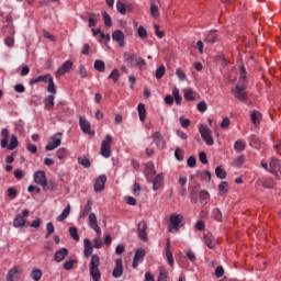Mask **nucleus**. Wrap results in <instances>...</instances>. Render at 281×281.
Segmentation results:
<instances>
[{
	"label": "nucleus",
	"mask_w": 281,
	"mask_h": 281,
	"mask_svg": "<svg viewBox=\"0 0 281 281\" xmlns=\"http://www.w3.org/2000/svg\"><path fill=\"white\" fill-rule=\"evenodd\" d=\"M56 156L58 159H65V157H67V150L65 148H60L57 150Z\"/></svg>",
	"instance_id": "nucleus-58"
},
{
	"label": "nucleus",
	"mask_w": 281,
	"mask_h": 281,
	"mask_svg": "<svg viewBox=\"0 0 281 281\" xmlns=\"http://www.w3.org/2000/svg\"><path fill=\"white\" fill-rule=\"evenodd\" d=\"M172 98L176 101V104H181L183 98L181 97V94L179 93L178 88H173L172 89Z\"/></svg>",
	"instance_id": "nucleus-35"
},
{
	"label": "nucleus",
	"mask_w": 281,
	"mask_h": 281,
	"mask_svg": "<svg viewBox=\"0 0 281 281\" xmlns=\"http://www.w3.org/2000/svg\"><path fill=\"white\" fill-rule=\"evenodd\" d=\"M198 111H200V113H205V111H207V103H205V101L199 102Z\"/></svg>",
	"instance_id": "nucleus-54"
},
{
	"label": "nucleus",
	"mask_w": 281,
	"mask_h": 281,
	"mask_svg": "<svg viewBox=\"0 0 281 281\" xmlns=\"http://www.w3.org/2000/svg\"><path fill=\"white\" fill-rule=\"evenodd\" d=\"M151 139L155 142L157 148H164V135H161L160 132H155L151 135Z\"/></svg>",
	"instance_id": "nucleus-20"
},
{
	"label": "nucleus",
	"mask_w": 281,
	"mask_h": 281,
	"mask_svg": "<svg viewBox=\"0 0 281 281\" xmlns=\"http://www.w3.org/2000/svg\"><path fill=\"white\" fill-rule=\"evenodd\" d=\"M155 175H157V171H155V162H147L145 165V177L147 181H153V177H155Z\"/></svg>",
	"instance_id": "nucleus-10"
},
{
	"label": "nucleus",
	"mask_w": 281,
	"mask_h": 281,
	"mask_svg": "<svg viewBox=\"0 0 281 281\" xmlns=\"http://www.w3.org/2000/svg\"><path fill=\"white\" fill-rule=\"evenodd\" d=\"M247 147V144L243 140H236L234 144V150H237L238 153H241V150H245Z\"/></svg>",
	"instance_id": "nucleus-37"
},
{
	"label": "nucleus",
	"mask_w": 281,
	"mask_h": 281,
	"mask_svg": "<svg viewBox=\"0 0 281 281\" xmlns=\"http://www.w3.org/2000/svg\"><path fill=\"white\" fill-rule=\"evenodd\" d=\"M89 223H90L91 229H94L98 236H100V234H102V229L98 225V217L95 216V213L89 214Z\"/></svg>",
	"instance_id": "nucleus-12"
},
{
	"label": "nucleus",
	"mask_w": 281,
	"mask_h": 281,
	"mask_svg": "<svg viewBox=\"0 0 281 281\" xmlns=\"http://www.w3.org/2000/svg\"><path fill=\"white\" fill-rule=\"evenodd\" d=\"M16 146H19V138L16 137V135H11V140L8 146V149L14 150V148H16Z\"/></svg>",
	"instance_id": "nucleus-38"
},
{
	"label": "nucleus",
	"mask_w": 281,
	"mask_h": 281,
	"mask_svg": "<svg viewBox=\"0 0 281 281\" xmlns=\"http://www.w3.org/2000/svg\"><path fill=\"white\" fill-rule=\"evenodd\" d=\"M91 212V200H88L83 211L82 216H87Z\"/></svg>",
	"instance_id": "nucleus-59"
},
{
	"label": "nucleus",
	"mask_w": 281,
	"mask_h": 281,
	"mask_svg": "<svg viewBox=\"0 0 281 281\" xmlns=\"http://www.w3.org/2000/svg\"><path fill=\"white\" fill-rule=\"evenodd\" d=\"M199 159L201 164H204V165L207 164V154H205V151H201L199 154Z\"/></svg>",
	"instance_id": "nucleus-64"
},
{
	"label": "nucleus",
	"mask_w": 281,
	"mask_h": 281,
	"mask_svg": "<svg viewBox=\"0 0 281 281\" xmlns=\"http://www.w3.org/2000/svg\"><path fill=\"white\" fill-rule=\"evenodd\" d=\"M249 144H250V146H252V148H254V147L258 146V144H260V139L258 138L257 135H251V136L249 137Z\"/></svg>",
	"instance_id": "nucleus-52"
},
{
	"label": "nucleus",
	"mask_w": 281,
	"mask_h": 281,
	"mask_svg": "<svg viewBox=\"0 0 281 281\" xmlns=\"http://www.w3.org/2000/svg\"><path fill=\"white\" fill-rule=\"evenodd\" d=\"M123 58L127 67H130L131 69H133V67H137V57L135 55L124 53Z\"/></svg>",
	"instance_id": "nucleus-15"
},
{
	"label": "nucleus",
	"mask_w": 281,
	"mask_h": 281,
	"mask_svg": "<svg viewBox=\"0 0 281 281\" xmlns=\"http://www.w3.org/2000/svg\"><path fill=\"white\" fill-rule=\"evenodd\" d=\"M47 82H48V86H47L48 93L56 94V85L54 83V78L50 77Z\"/></svg>",
	"instance_id": "nucleus-44"
},
{
	"label": "nucleus",
	"mask_w": 281,
	"mask_h": 281,
	"mask_svg": "<svg viewBox=\"0 0 281 281\" xmlns=\"http://www.w3.org/2000/svg\"><path fill=\"white\" fill-rule=\"evenodd\" d=\"M60 133H57L55 135H53L49 139H48V144L45 146V150H56V148H58V146H60L63 138L60 137Z\"/></svg>",
	"instance_id": "nucleus-6"
},
{
	"label": "nucleus",
	"mask_w": 281,
	"mask_h": 281,
	"mask_svg": "<svg viewBox=\"0 0 281 281\" xmlns=\"http://www.w3.org/2000/svg\"><path fill=\"white\" fill-rule=\"evenodd\" d=\"M19 273V267H13L9 270L7 274V281H14V277Z\"/></svg>",
	"instance_id": "nucleus-31"
},
{
	"label": "nucleus",
	"mask_w": 281,
	"mask_h": 281,
	"mask_svg": "<svg viewBox=\"0 0 281 281\" xmlns=\"http://www.w3.org/2000/svg\"><path fill=\"white\" fill-rule=\"evenodd\" d=\"M137 34H138L139 38L148 37V32L146 31V29H144V26L138 27Z\"/></svg>",
	"instance_id": "nucleus-53"
},
{
	"label": "nucleus",
	"mask_w": 281,
	"mask_h": 281,
	"mask_svg": "<svg viewBox=\"0 0 281 281\" xmlns=\"http://www.w3.org/2000/svg\"><path fill=\"white\" fill-rule=\"evenodd\" d=\"M137 111L140 122H144L146 120V105L144 103H139L137 105Z\"/></svg>",
	"instance_id": "nucleus-27"
},
{
	"label": "nucleus",
	"mask_w": 281,
	"mask_h": 281,
	"mask_svg": "<svg viewBox=\"0 0 281 281\" xmlns=\"http://www.w3.org/2000/svg\"><path fill=\"white\" fill-rule=\"evenodd\" d=\"M79 166H83L85 168H91V160L87 157H79L78 158Z\"/></svg>",
	"instance_id": "nucleus-39"
},
{
	"label": "nucleus",
	"mask_w": 281,
	"mask_h": 281,
	"mask_svg": "<svg viewBox=\"0 0 281 281\" xmlns=\"http://www.w3.org/2000/svg\"><path fill=\"white\" fill-rule=\"evenodd\" d=\"M166 258L169 267H175V258L172 257V250L170 249V241H167Z\"/></svg>",
	"instance_id": "nucleus-23"
},
{
	"label": "nucleus",
	"mask_w": 281,
	"mask_h": 281,
	"mask_svg": "<svg viewBox=\"0 0 281 281\" xmlns=\"http://www.w3.org/2000/svg\"><path fill=\"white\" fill-rule=\"evenodd\" d=\"M146 229H148V225H146V222H139L137 227V234L140 240H143L144 243L148 240V234L146 233Z\"/></svg>",
	"instance_id": "nucleus-9"
},
{
	"label": "nucleus",
	"mask_w": 281,
	"mask_h": 281,
	"mask_svg": "<svg viewBox=\"0 0 281 281\" xmlns=\"http://www.w3.org/2000/svg\"><path fill=\"white\" fill-rule=\"evenodd\" d=\"M108 78L113 80L114 82H117V80H120V70L113 69Z\"/></svg>",
	"instance_id": "nucleus-46"
},
{
	"label": "nucleus",
	"mask_w": 281,
	"mask_h": 281,
	"mask_svg": "<svg viewBox=\"0 0 281 281\" xmlns=\"http://www.w3.org/2000/svg\"><path fill=\"white\" fill-rule=\"evenodd\" d=\"M232 93L236 100H239V102H247V92L245 91V87L237 85L232 89Z\"/></svg>",
	"instance_id": "nucleus-7"
},
{
	"label": "nucleus",
	"mask_w": 281,
	"mask_h": 281,
	"mask_svg": "<svg viewBox=\"0 0 281 281\" xmlns=\"http://www.w3.org/2000/svg\"><path fill=\"white\" fill-rule=\"evenodd\" d=\"M71 212V205H67L66 209L61 212V214L57 217V221L63 222L67 216H69V213Z\"/></svg>",
	"instance_id": "nucleus-34"
},
{
	"label": "nucleus",
	"mask_w": 281,
	"mask_h": 281,
	"mask_svg": "<svg viewBox=\"0 0 281 281\" xmlns=\"http://www.w3.org/2000/svg\"><path fill=\"white\" fill-rule=\"evenodd\" d=\"M218 190H220V194H227V192H229V184L226 181H222L218 184Z\"/></svg>",
	"instance_id": "nucleus-32"
},
{
	"label": "nucleus",
	"mask_w": 281,
	"mask_h": 281,
	"mask_svg": "<svg viewBox=\"0 0 281 281\" xmlns=\"http://www.w3.org/2000/svg\"><path fill=\"white\" fill-rule=\"evenodd\" d=\"M245 164V156L240 155L235 159V166L237 168H240V166H243Z\"/></svg>",
	"instance_id": "nucleus-56"
},
{
	"label": "nucleus",
	"mask_w": 281,
	"mask_h": 281,
	"mask_svg": "<svg viewBox=\"0 0 281 281\" xmlns=\"http://www.w3.org/2000/svg\"><path fill=\"white\" fill-rule=\"evenodd\" d=\"M146 256V250L144 249H138L133 258V263L132 267L133 269H137V267H139V262H142V260H144V257Z\"/></svg>",
	"instance_id": "nucleus-11"
},
{
	"label": "nucleus",
	"mask_w": 281,
	"mask_h": 281,
	"mask_svg": "<svg viewBox=\"0 0 281 281\" xmlns=\"http://www.w3.org/2000/svg\"><path fill=\"white\" fill-rule=\"evenodd\" d=\"M269 172H271V175H274L276 179H280V175H281V160L272 157L270 159L269 162Z\"/></svg>",
	"instance_id": "nucleus-5"
},
{
	"label": "nucleus",
	"mask_w": 281,
	"mask_h": 281,
	"mask_svg": "<svg viewBox=\"0 0 281 281\" xmlns=\"http://www.w3.org/2000/svg\"><path fill=\"white\" fill-rule=\"evenodd\" d=\"M168 278V271H166V268L160 267V274L158 277V281H166Z\"/></svg>",
	"instance_id": "nucleus-51"
},
{
	"label": "nucleus",
	"mask_w": 281,
	"mask_h": 281,
	"mask_svg": "<svg viewBox=\"0 0 281 281\" xmlns=\"http://www.w3.org/2000/svg\"><path fill=\"white\" fill-rule=\"evenodd\" d=\"M79 76H81V78H87L88 76L87 68L83 65L79 66Z\"/></svg>",
	"instance_id": "nucleus-63"
},
{
	"label": "nucleus",
	"mask_w": 281,
	"mask_h": 281,
	"mask_svg": "<svg viewBox=\"0 0 281 281\" xmlns=\"http://www.w3.org/2000/svg\"><path fill=\"white\" fill-rule=\"evenodd\" d=\"M112 40L115 41L120 47H124V32L116 30L112 34Z\"/></svg>",
	"instance_id": "nucleus-18"
},
{
	"label": "nucleus",
	"mask_w": 281,
	"mask_h": 281,
	"mask_svg": "<svg viewBox=\"0 0 281 281\" xmlns=\"http://www.w3.org/2000/svg\"><path fill=\"white\" fill-rule=\"evenodd\" d=\"M83 245H85V256H86V258H90L91 256H93V245L91 244V240L86 238L83 240Z\"/></svg>",
	"instance_id": "nucleus-22"
},
{
	"label": "nucleus",
	"mask_w": 281,
	"mask_h": 281,
	"mask_svg": "<svg viewBox=\"0 0 281 281\" xmlns=\"http://www.w3.org/2000/svg\"><path fill=\"white\" fill-rule=\"evenodd\" d=\"M4 44L7 45V47H14V37L13 36H8L4 40Z\"/></svg>",
	"instance_id": "nucleus-61"
},
{
	"label": "nucleus",
	"mask_w": 281,
	"mask_h": 281,
	"mask_svg": "<svg viewBox=\"0 0 281 281\" xmlns=\"http://www.w3.org/2000/svg\"><path fill=\"white\" fill-rule=\"evenodd\" d=\"M215 175L218 179H225L227 177V173L221 167L215 168Z\"/></svg>",
	"instance_id": "nucleus-48"
},
{
	"label": "nucleus",
	"mask_w": 281,
	"mask_h": 281,
	"mask_svg": "<svg viewBox=\"0 0 281 281\" xmlns=\"http://www.w3.org/2000/svg\"><path fill=\"white\" fill-rule=\"evenodd\" d=\"M200 201H207L210 199V193L205 190L200 191L199 193Z\"/></svg>",
	"instance_id": "nucleus-55"
},
{
	"label": "nucleus",
	"mask_w": 281,
	"mask_h": 281,
	"mask_svg": "<svg viewBox=\"0 0 281 281\" xmlns=\"http://www.w3.org/2000/svg\"><path fill=\"white\" fill-rule=\"evenodd\" d=\"M180 123L182 128H188L191 124L190 119H183V116L180 117Z\"/></svg>",
	"instance_id": "nucleus-60"
},
{
	"label": "nucleus",
	"mask_w": 281,
	"mask_h": 281,
	"mask_svg": "<svg viewBox=\"0 0 281 281\" xmlns=\"http://www.w3.org/2000/svg\"><path fill=\"white\" fill-rule=\"evenodd\" d=\"M69 69H71V60H67L58 68L56 72L57 78H60V76H65L67 71H69Z\"/></svg>",
	"instance_id": "nucleus-19"
},
{
	"label": "nucleus",
	"mask_w": 281,
	"mask_h": 281,
	"mask_svg": "<svg viewBox=\"0 0 281 281\" xmlns=\"http://www.w3.org/2000/svg\"><path fill=\"white\" fill-rule=\"evenodd\" d=\"M252 124H260V113L258 111H254L250 115Z\"/></svg>",
	"instance_id": "nucleus-47"
},
{
	"label": "nucleus",
	"mask_w": 281,
	"mask_h": 281,
	"mask_svg": "<svg viewBox=\"0 0 281 281\" xmlns=\"http://www.w3.org/2000/svg\"><path fill=\"white\" fill-rule=\"evenodd\" d=\"M225 273V269H223V266H218L215 269V276L216 278H223V274Z\"/></svg>",
	"instance_id": "nucleus-62"
},
{
	"label": "nucleus",
	"mask_w": 281,
	"mask_h": 281,
	"mask_svg": "<svg viewBox=\"0 0 281 281\" xmlns=\"http://www.w3.org/2000/svg\"><path fill=\"white\" fill-rule=\"evenodd\" d=\"M184 100H187L188 102H194V100H196L194 90L192 89L184 90Z\"/></svg>",
	"instance_id": "nucleus-28"
},
{
	"label": "nucleus",
	"mask_w": 281,
	"mask_h": 281,
	"mask_svg": "<svg viewBox=\"0 0 281 281\" xmlns=\"http://www.w3.org/2000/svg\"><path fill=\"white\" fill-rule=\"evenodd\" d=\"M102 18H103L105 27H111L113 25V21L111 20V15H109V13L102 12Z\"/></svg>",
	"instance_id": "nucleus-42"
},
{
	"label": "nucleus",
	"mask_w": 281,
	"mask_h": 281,
	"mask_svg": "<svg viewBox=\"0 0 281 281\" xmlns=\"http://www.w3.org/2000/svg\"><path fill=\"white\" fill-rule=\"evenodd\" d=\"M204 43H218V35L216 34V31H210L204 38Z\"/></svg>",
	"instance_id": "nucleus-24"
},
{
	"label": "nucleus",
	"mask_w": 281,
	"mask_h": 281,
	"mask_svg": "<svg viewBox=\"0 0 281 281\" xmlns=\"http://www.w3.org/2000/svg\"><path fill=\"white\" fill-rule=\"evenodd\" d=\"M54 94H49L46 99H44V105L48 111H52L54 109Z\"/></svg>",
	"instance_id": "nucleus-29"
},
{
	"label": "nucleus",
	"mask_w": 281,
	"mask_h": 281,
	"mask_svg": "<svg viewBox=\"0 0 281 281\" xmlns=\"http://www.w3.org/2000/svg\"><path fill=\"white\" fill-rule=\"evenodd\" d=\"M116 10L120 12V14H126V4L123 2L117 1L116 2Z\"/></svg>",
	"instance_id": "nucleus-49"
},
{
	"label": "nucleus",
	"mask_w": 281,
	"mask_h": 281,
	"mask_svg": "<svg viewBox=\"0 0 281 281\" xmlns=\"http://www.w3.org/2000/svg\"><path fill=\"white\" fill-rule=\"evenodd\" d=\"M150 14L154 19H157L159 16V7L155 2H151L150 4Z\"/></svg>",
	"instance_id": "nucleus-43"
},
{
	"label": "nucleus",
	"mask_w": 281,
	"mask_h": 281,
	"mask_svg": "<svg viewBox=\"0 0 281 281\" xmlns=\"http://www.w3.org/2000/svg\"><path fill=\"white\" fill-rule=\"evenodd\" d=\"M89 269H90V276L92 280L100 281V278H102V273H100V256L98 255L91 256Z\"/></svg>",
	"instance_id": "nucleus-1"
},
{
	"label": "nucleus",
	"mask_w": 281,
	"mask_h": 281,
	"mask_svg": "<svg viewBox=\"0 0 281 281\" xmlns=\"http://www.w3.org/2000/svg\"><path fill=\"white\" fill-rule=\"evenodd\" d=\"M34 181L37 186H45L47 183V176L45 171L38 170L34 173Z\"/></svg>",
	"instance_id": "nucleus-13"
},
{
	"label": "nucleus",
	"mask_w": 281,
	"mask_h": 281,
	"mask_svg": "<svg viewBox=\"0 0 281 281\" xmlns=\"http://www.w3.org/2000/svg\"><path fill=\"white\" fill-rule=\"evenodd\" d=\"M26 223L25 217L22 215H16L13 220V227H25Z\"/></svg>",
	"instance_id": "nucleus-26"
},
{
	"label": "nucleus",
	"mask_w": 281,
	"mask_h": 281,
	"mask_svg": "<svg viewBox=\"0 0 281 281\" xmlns=\"http://www.w3.org/2000/svg\"><path fill=\"white\" fill-rule=\"evenodd\" d=\"M43 190H56V182L54 180H46L45 184H42Z\"/></svg>",
	"instance_id": "nucleus-41"
},
{
	"label": "nucleus",
	"mask_w": 281,
	"mask_h": 281,
	"mask_svg": "<svg viewBox=\"0 0 281 281\" xmlns=\"http://www.w3.org/2000/svg\"><path fill=\"white\" fill-rule=\"evenodd\" d=\"M176 75L179 78V80H181V82H183L184 80H188V76H186V72H183L181 68H178L176 70Z\"/></svg>",
	"instance_id": "nucleus-50"
},
{
	"label": "nucleus",
	"mask_w": 281,
	"mask_h": 281,
	"mask_svg": "<svg viewBox=\"0 0 281 281\" xmlns=\"http://www.w3.org/2000/svg\"><path fill=\"white\" fill-rule=\"evenodd\" d=\"M69 256V249L67 248H60L57 250L54 255V260L55 262H63L65 260V257Z\"/></svg>",
	"instance_id": "nucleus-16"
},
{
	"label": "nucleus",
	"mask_w": 281,
	"mask_h": 281,
	"mask_svg": "<svg viewBox=\"0 0 281 281\" xmlns=\"http://www.w3.org/2000/svg\"><path fill=\"white\" fill-rule=\"evenodd\" d=\"M105 64H104V61L103 60H100V59H97L95 61H94V69L97 70V71H104V69H105Z\"/></svg>",
	"instance_id": "nucleus-45"
},
{
	"label": "nucleus",
	"mask_w": 281,
	"mask_h": 281,
	"mask_svg": "<svg viewBox=\"0 0 281 281\" xmlns=\"http://www.w3.org/2000/svg\"><path fill=\"white\" fill-rule=\"evenodd\" d=\"M79 126L86 135H90L91 137L95 135V131L91 130V123L82 116L79 117Z\"/></svg>",
	"instance_id": "nucleus-8"
},
{
	"label": "nucleus",
	"mask_w": 281,
	"mask_h": 281,
	"mask_svg": "<svg viewBox=\"0 0 281 281\" xmlns=\"http://www.w3.org/2000/svg\"><path fill=\"white\" fill-rule=\"evenodd\" d=\"M261 186H263V188L271 189L273 186H276V183L271 178H262Z\"/></svg>",
	"instance_id": "nucleus-36"
},
{
	"label": "nucleus",
	"mask_w": 281,
	"mask_h": 281,
	"mask_svg": "<svg viewBox=\"0 0 281 281\" xmlns=\"http://www.w3.org/2000/svg\"><path fill=\"white\" fill-rule=\"evenodd\" d=\"M211 216L214 221H218L220 223L223 221V212H221V209H213Z\"/></svg>",
	"instance_id": "nucleus-30"
},
{
	"label": "nucleus",
	"mask_w": 281,
	"mask_h": 281,
	"mask_svg": "<svg viewBox=\"0 0 281 281\" xmlns=\"http://www.w3.org/2000/svg\"><path fill=\"white\" fill-rule=\"evenodd\" d=\"M239 78H240V80H247V69L245 68L244 65L240 66Z\"/></svg>",
	"instance_id": "nucleus-57"
},
{
	"label": "nucleus",
	"mask_w": 281,
	"mask_h": 281,
	"mask_svg": "<svg viewBox=\"0 0 281 281\" xmlns=\"http://www.w3.org/2000/svg\"><path fill=\"white\" fill-rule=\"evenodd\" d=\"M162 181H164V177H161V175L159 173L154 179L151 178L149 182L153 183L154 190H159V188H161Z\"/></svg>",
	"instance_id": "nucleus-25"
},
{
	"label": "nucleus",
	"mask_w": 281,
	"mask_h": 281,
	"mask_svg": "<svg viewBox=\"0 0 281 281\" xmlns=\"http://www.w3.org/2000/svg\"><path fill=\"white\" fill-rule=\"evenodd\" d=\"M124 273V266H123V262H122V259H116V265L113 269V272H112V276L113 278H122Z\"/></svg>",
	"instance_id": "nucleus-14"
},
{
	"label": "nucleus",
	"mask_w": 281,
	"mask_h": 281,
	"mask_svg": "<svg viewBox=\"0 0 281 281\" xmlns=\"http://www.w3.org/2000/svg\"><path fill=\"white\" fill-rule=\"evenodd\" d=\"M111 144H113V136L111 134L105 135V139L101 143V155L109 159L111 157Z\"/></svg>",
	"instance_id": "nucleus-3"
},
{
	"label": "nucleus",
	"mask_w": 281,
	"mask_h": 281,
	"mask_svg": "<svg viewBox=\"0 0 281 281\" xmlns=\"http://www.w3.org/2000/svg\"><path fill=\"white\" fill-rule=\"evenodd\" d=\"M183 216L181 214H171L169 217V232L177 234L183 227Z\"/></svg>",
	"instance_id": "nucleus-2"
},
{
	"label": "nucleus",
	"mask_w": 281,
	"mask_h": 281,
	"mask_svg": "<svg viewBox=\"0 0 281 281\" xmlns=\"http://www.w3.org/2000/svg\"><path fill=\"white\" fill-rule=\"evenodd\" d=\"M106 183V176H100L94 183V192H102Z\"/></svg>",
	"instance_id": "nucleus-17"
},
{
	"label": "nucleus",
	"mask_w": 281,
	"mask_h": 281,
	"mask_svg": "<svg viewBox=\"0 0 281 281\" xmlns=\"http://www.w3.org/2000/svg\"><path fill=\"white\" fill-rule=\"evenodd\" d=\"M204 243L209 249H214L217 244L216 238H214V236H212L211 234L204 235Z\"/></svg>",
	"instance_id": "nucleus-21"
},
{
	"label": "nucleus",
	"mask_w": 281,
	"mask_h": 281,
	"mask_svg": "<svg viewBox=\"0 0 281 281\" xmlns=\"http://www.w3.org/2000/svg\"><path fill=\"white\" fill-rule=\"evenodd\" d=\"M199 131L205 144L207 146H214V138L212 137V132H210V128L207 127V125H200Z\"/></svg>",
	"instance_id": "nucleus-4"
},
{
	"label": "nucleus",
	"mask_w": 281,
	"mask_h": 281,
	"mask_svg": "<svg viewBox=\"0 0 281 281\" xmlns=\"http://www.w3.org/2000/svg\"><path fill=\"white\" fill-rule=\"evenodd\" d=\"M31 278L35 281L41 280V278H43V270L37 268L33 269L31 272Z\"/></svg>",
	"instance_id": "nucleus-33"
},
{
	"label": "nucleus",
	"mask_w": 281,
	"mask_h": 281,
	"mask_svg": "<svg viewBox=\"0 0 281 281\" xmlns=\"http://www.w3.org/2000/svg\"><path fill=\"white\" fill-rule=\"evenodd\" d=\"M166 75V66H159L156 70L155 77L157 80H161L164 76Z\"/></svg>",
	"instance_id": "nucleus-40"
}]
</instances>
